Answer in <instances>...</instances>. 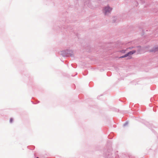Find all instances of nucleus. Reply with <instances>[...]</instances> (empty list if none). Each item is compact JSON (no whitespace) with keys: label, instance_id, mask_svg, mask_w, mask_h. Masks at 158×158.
I'll return each mask as SVG.
<instances>
[{"label":"nucleus","instance_id":"nucleus-11","mask_svg":"<svg viewBox=\"0 0 158 158\" xmlns=\"http://www.w3.org/2000/svg\"><path fill=\"white\" fill-rule=\"evenodd\" d=\"M133 48V47H129V48L130 49H131Z\"/></svg>","mask_w":158,"mask_h":158},{"label":"nucleus","instance_id":"nucleus-10","mask_svg":"<svg viewBox=\"0 0 158 158\" xmlns=\"http://www.w3.org/2000/svg\"><path fill=\"white\" fill-rule=\"evenodd\" d=\"M125 51H125V50H122L121 51V52H123V53H125Z\"/></svg>","mask_w":158,"mask_h":158},{"label":"nucleus","instance_id":"nucleus-1","mask_svg":"<svg viewBox=\"0 0 158 158\" xmlns=\"http://www.w3.org/2000/svg\"><path fill=\"white\" fill-rule=\"evenodd\" d=\"M59 53L63 57L72 56L73 54V51L68 49L61 51Z\"/></svg>","mask_w":158,"mask_h":158},{"label":"nucleus","instance_id":"nucleus-14","mask_svg":"<svg viewBox=\"0 0 158 158\" xmlns=\"http://www.w3.org/2000/svg\"><path fill=\"white\" fill-rule=\"evenodd\" d=\"M132 158H134L133 157H132Z\"/></svg>","mask_w":158,"mask_h":158},{"label":"nucleus","instance_id":"nucleus-8","mask_svg":"<svg viewBox=\"0 0 158 158\" xmlns=\"http://www.w3.org/2000/svg\"><path fill=\"white\" fill-rule=\"evenodd\" d=\"M128 124V122H126L123 124V126L125 127Z\"/></svg>","mask_w":158,"mask_h":158},{"label":"nucleus","instance_id":"nucleus-9","mask_svg":"<svg viewBox=\"0 0 158 158\" xmlns=\"http://www.w3.org/2000/svg\"><path fill=\"white\" fill-rule=\"evenodd\" d=\"M13 121V119L12 118H11L10 120V123H12Z\"/></svg>","mask_w":158,"mask_h":158},{"label":"nucleus","instance_id":"nucleus-12","mask_svg":"<svg viewBox=\"0 0 158 158\" xmlns=\"http://www.w3.org/2000/svg\"><path fill=\"white\" fill-rule=\"evenodd\" d=\"M113 23H115L116 22V21H115L113 20Z\"/></svg>","mask_w":158,"mask_h":158},{"label":"nucleus","instance_id":"nucleus-13","mask_svg":"<svg viewBox=\"0 0 158 158\" xmlns=\"http://www.w3.org/2000/svg\"><path fill=\"white\" fill-rule=\"evenodd\" d=\"M36 158H39V157H36Z\"/></svg>","mask_w":158,"mask_h":158},{"label":"nucleus","instance_id":"nucleus-3","mask_svg":"<svg viewBox=\"0 0 158 158\" xmlns=\"http://www.w3.org/2000/svg\"><path fill=\"white\" fill-rule=\"evenodd\" d=\"M158 50V47H155L153 48L151 50H150V52H155L156 51Z\"/></svg>","mask_w":158,"mask_h":158},{"label":"nucleus","instance_id":"nucleus-2","mask_svg":"<svg viewBox=\"0 0 158 158\" xmlns=\"http://www.w3.org/2000/svg\"><path fill=\"white\" fill-rule=\"evenodd\" d=\"M112 10V8L108 6L104 7L103 9V12L105 15H107L110 13Z\"/></svg>","mask_w":158,"mask_h":158},{"label":"nucleus","instance_id":"nucleus-15","mask_svg":"<svg viewBox=\"0 0 158 158\" xmlns=\"http://www.w3.org/2000/svg\"><path fill=\"white\" fill-rule=\"evenodd\" d=\"M132 158H134L133 157H132Z\"/></svg>","mask_w":158,"mask_h":158},{"label":"nucleus","instance_id":"nucleus-5","mask_svg":"<svg viewBox=\"0 0 158 158\" xmlns=\"http://www.w3.org/2000/svg\"><path fill=\"white\" fill-rule=\"evenodd\" d=\"M127 56H128V59H130L131 58L130 56H129V55H128L127 53L125 54L124 55H123V56L120 57L119 58H124V57H126Z\"/></svg>","mask_w":158,"mask_h":158},{"label":"nucleus","instance_id":"nucleus-7","mask_svg":"<svg viewBox=\"0 0 158 158\" xmlns=\"http://www.w3.org/2000/svg\"><path fill=\"white\" fill-rule=\"evenodd\" d=\"M137 47L139 48L138 50H137L138 53H139L140 52L141 50V46H137Z\"/></svg>","mask_w":158,"mask_h":158},{"label":"nucleus","instance_id":"nucleus-6","mask_svg":"<svg viewBox=\"0 0 158 158\" xmlns=\"http://www.w3.org/2000/svg\"><path fill=\"white\" fill-rule=\"evenodd\" d=\"M106 158H114L113 156H112L111 154H109L108 155L104 156Z\"/></svg>","mask_w":158,"mask_h":158},{"label":"nucleus","instance_id":"nucleus-4","mask_svg":"<svg viewBox=\"0 0 158 158\" xmlns=\"http://www.w3.org/2000/svg\"><path fill=\"white\" fill-rule=\"evenodd\" d=\"M136 52V51L135 50H132L131 51H130L128 52L127 53L128 55L130 56V55H131L134 54Z\"/></svg>","mask_w":158,"mask_h":158}]
</instances>
